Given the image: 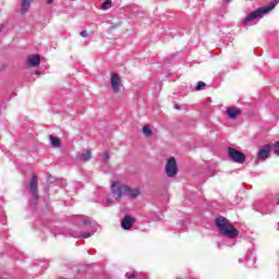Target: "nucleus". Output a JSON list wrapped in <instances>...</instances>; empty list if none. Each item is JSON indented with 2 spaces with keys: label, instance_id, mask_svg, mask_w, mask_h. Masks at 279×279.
Masks as SVG:
<instances>
[{
  "label": "nucleus",
  "instance_id": "obj_13",
  "mask_svg": "<svg viewBox=\"0 0 279 279\" xmlns=\"http://www.w3.org/2000/svg\"><path fill=\"white\" fill-rule=\"evenodd\" d=\"M134 226V218L131 216H124L121 222V227L123 230H130Z\"/></svg>",
  "mask_w": 279,
  "mask_h": 279
},
{
  "label": "nucleus",
  "instance_id": "obj_22",
  "mask_svg": "<svg viewBox=\"0 0 279 279\" xmlns=\"http://www.w3.org/2000/svg\"><path fill=\"white\" fill-rule=\"evenodd\" d=\"M101 160L102 162H108V160H110V155H108V153H104L101 156Z\"/></svg>",
  "mask_w": 279,
  "mask_h": 279
},
{
  "label": "nucleus",
  "instance_id": "obj_10",
  "mask_svg": "<svg viewBox=\"0 0 279 279\" xmlns=\"http://www.w3.org/2000/svg\"><path fill=\"white\" fill-rule=\"evenodd\" d=\"M241 109L236 107H229L226 110V114L229 117V119H231V121H234L238 117H241Z\"/></svg>",
  "mask_w": 279,
  "mask_h": 279
},
{
  "label": "nucleus",
  "instance_id": "obj_27",
  "mask_svg": "<svg viewBox=\"0 0 279 279\" xmlns=\"http://www.w3.org/2000/svg\"><path fill=\"white\" fill-rule=\"evenodd\" d=\"M47 3L51 4L53 3V0H47Z\"/></svg>",
  "mask_w": 279,
  "mask_h": 279
},
{
  "label": "nucleus",
  "instance_id": "obj_5",
  "mask_svg": "<svg viewBox=\"0 0 279 279\" xmlns=\"http://www.w3.org/2000/svg\"><path fill=\"white\" fill-rule=\"evenodd\" d=\"M165 171L168 178H175L178 175V161H175L174 157H170L167 160Z\"/></svg>",
  "mask_w": 279,
  "mask_h": 279
},
{
  "label": "nucleus",
  "instance_id": "obj_15",
  "mask_svg": "<svg viewBox=\"0 0 279 279\" xmlns=\"http://www.w3.org/2000/svg\"><path fill=\"white\" fill-rule=\"evenodd\" d=\"M49 138H50V143H51L52 147H60V145H61L60 138H58L53 135H50Z\"/></svg>",
  "mask_w": 279,
  "mask_h": 279
},
{
  "label": "nucleus",
  "instance_id": "obj_6",
  "mask_svg": "<svg viewBox=\"0 0 279 279\" xmlns=\"http://www.w3.org/2000/svg\"><path fill=\"white\" fill-rule=\"evenodd\" d=\"M228 156L230 160L236 162L238 165H243V162H245V154H243L241 150H236L232 147H229Z\"/></svg>",
  "mask_w": 279,
  "mask_h": 279
},
{
  "label": "nucleus",
  "instance_id": "obj_21",
  "mask_svg": "<svg viewBox=\"0 0 279 279\" xmlns=\"http://www.w3.org/2000/svg\"><path fill=\"white\" fill-rule=\"evenodd\" d=\"M205 86H206V83L201 81L196 85V90H202Z\"/></svg>",
  "mask_w": 279,
  "mask_h": 279
},
{
  "label": "nucleus",
  "instance_id": "obj_2",
  "mask_svg": "<svg viewBox=\"0 0 279 279\" xmlns=\"http://www.w3.org/2000/svg\"><path fill=\"white\" fill-rule=\"evenodd\" d=\"M278 5V0L271 1L269 4L258 8L257 10L248 13L243 20L242 24L244 27H252V25H256V21H260L265 14H269L274 8Z\"/></svg>",
  "mask_w": 279,
  "mask_h": 279
},
{
  "label": "nucleus",
  "instance_id": "obj_19",
  "mask_svg": "<svg viewBox=\"0 0 279 279\" xmlns=\"http://www.w3.org/2000/svg\"><path fill=\"white\" fill-rule=\"evenodd\" d=\"M270 149H272L275 156H279V142H276L272 147H270Z\"/></svg>",
  "mask_w": 279,
  "mask_h": 279
},
{
  "label": "nucleus",
  "instance_id": "obj_26",
  "mask_svg": "<svg viewBox=\"0 0 279 279\" xmlns=\"http://www.w3.org/2000/svg\"><path fill=\"white\" fill-rule=\"evenodd\" d=\"M223 1V3H230V1H232V0H222Z\"/></svg>",
  "mask_w": 279,
  "mask_h": 279
},
{
  "label": "nucleus",
  "instance_id": "obj_4",
  "mask_svg": "<svg viewBox=\"0 0 279 279\" xmlns=\"http://www.w3.org/2000/svg\"><path fill=\"white\" fill-rule=\"evenodd\" d=\"M111 90L114 95H119L123 90V78L118 73L111 74Z\"/></svg>",
  "mask_w": 279,
  "mask_h": 279
},
{
  "label": "nucleus",
  "instance_id": "obj_12",
  "mask_svg": "<svg viewBox=\"0 0 279 279\" xmlns=\"http://www.w3.org/2000/svg\"><path fill=\"white\" fill-rule=\"evenodd\" d=\"M20 3H21L20 13L22 15H25L29 12V8H32L34 0H20Z\"/></svg>",
  "mask_w": 279,
  "mask_h": 279
},
{
  "label": "nucleus",
  "instance_id": "obj_20",
  "mask_svg": "<svg viewBox=\"0 0 279 279\" xmlns=\"http://www.w3.org/2000/svg\"><path fill=\"white\" fill-rule=\"evenodd\" d=\"M126 279H135L136 278V272L134 271H129L125 274Z\"/></svg>",
  "mask_w": 279,
  "mask_h": 279
},
{
  "label": "nucleus",
  "instance_id": "obj_23",
  "mask_svg": "<svg viewBox=\"0 0 279 279\" xmlns=\"http://www.w3.org/2000/svg\"><path fill=\"white\" fill-rule=\"evenodd\" d=\"M114 204V201H112L111 198H107L105 201V206H112Z\"/></svg>",
  "mask_w": 279,
  "mask_h": 279
},
{
  "label": "nucleus",
  "instance_id": "obj_3",
  "mask_svg": "<svg viewBox=\"0 0 279 279\" xmlns=\"http://www.w3.org/2000/svg\"><path fill=\"white\" fill-rule=\"evenodd\" d=\"M215 223L221 236H226L227 239H236L239 236V231L226 217L219 216L216 218Z\"/></svg>",
  "mask_w": 279,
  "mask_h": 279
},
{
  "label": "nucleus",
  "instance_id": "obj_8",
  "mask_svg": "<svg viewBox=\"0 0 279 279\" xmlns=\"http://www.w3.org/2000/svg\"><path fill=\"white\" fill-rule=\"evenodd\" d=\"M269 154H271V145L266 144L262 146L257 153V160L259 162H265V160L269 158Z\"/></svg>",
  "mask_w": 279,
  "mask_h": 279
},
{
  "label": "nucleus",
  "instance_id": "obj_11",
  "mask_svg": "<svg viewBox=\"0 0 279 279\" xmlns=\"http://www.w3.org/2000/svg\"><path fill=\"white\" fill-rule=\"evenodd\" d=\"M27 66L32 69H36V66H40V54H31L27 57Z\"/></svg>",
  "mask_w": 279,
  "mask_h": 279
},
{
  "label": "nucleus",
  "instance_id": "obj_18",
  "mask_svg": "<svg viewBox=\"0 0 279 279\" xmlns=\"http://www.w3.org/2000/svg\"><path fill=\"white\" fill-rule=\"evenodd\" d=\"M153 133H154V132L151 131V128H149V125H145V126L143 128V134H144V136L149 137V136H151Z\"/></svg>",
  "mask_w": 279,
  "mask_h": 279
},
{
  "label": "nucleus",
  "instance_id": "obj_9",
  "mask_svg": "<svg viewBox=\"0 0 279 279\" xmlns=\"http://www.w3.org/2000/svg\"><path fill=\"white\" fill-rule=\"evenodd\" d=\"M240 263H244L246 267H254V265H256V257L254 256V253L252 251H247L245 258L240 259Z\"/></svg>",
  "mask_w": 279,
  "mask_h": 279
},
{
  "label": "nucleus",
  "instance_id": "obj_25",
  "mask_svg": "<svg viewBox=\"0 0 279 279\" xmlns=\"http://www.w3.org/2000/svg\"><path fill=\"white\" fill-rule=\"evenodd\" d=\"M88 223H90V220H89L88 218H85V219L83 220V225H84V226H88Z\"/></svg>",
  "mask_w": 279,
  "mask_h": 279
},
{
  "label": "nucleus",
  "instance_id": "obj_24",
  "mask_svg": "<svg viewBox=\"0 0 279 279\" xmlns=\"http://www.w3.org/2000/svg\"><path fill=\"white\" fill-rule=\"evenodd\" d=\"M81 36H82V38H86V36H88V32L82 31Z\"/></svg>",
  "mask_w": 279,
  "mask_h": 279
},
{
  "label": "nucleus",
  "instance_id": "obj_16",
  "mask_svg": "<svg viewBox=\"0 0 279 279\" xmlns=\"http://www.w3.org/2000/svg\"><path fill=\"white\" fill-rule=\"evenodd\" d=\"M93 234H95V229H92V231L82 232L78 236H82L83 239H90Z\"/></svg>",
  "mask_w": 279,
  "mask_h": 279
},
{
  "label": "nucleus",
  "instance_id": "obj_28",
  "mask_svg": "<svg viewBox=\"0 0 279 279\" xmlns=\"http://www.w3.org/2000/svg\"><path fill=\"white\" fill-rule=\"evenodd\" d=\"M35 75H40V72H39V71H36V72H35Z\"/></svg>",
  "mask_w": 279,
  "mask_h": 279
},
{
  "label": "nucleus",
  "instance_id": "obj_1",
  "mask_svg": "<svg viewBox=\"0 0 279 279\" xmlns=\"http://www.w3.org/2000/svg\"><path fill=\"white\" fill-rule=\"evenodd\" d=\"M111 193L116 202H121L123 197H130L131 199H136L141 195V189L130 187V185L123 184L120 181H114L111 184Z\"/></svg>",
  "mask_w": 279,
  "mask_h": 279
},
{
  "label": "nucleus",
  "instance_id": "obj_14",
  "mask_svg": "<svg viewBox=\"0 0 279 279\" xmlns=\"http://www.w3.org/2000/svg\"><path fill=\"white\" fill-rule=\"evenodd\" d=\"M90 158H92L90 150H85L83 153H80L77 156V160H80L81 162H88Z\"/></svg>",
  "mask_w": 279,
  "mask_h": 279
},
{
  "label": "nucleus",
  "instance_id": "obj_17",
  "mask_svg": "<svg viewBox=\"0 0 279 279\" xmlns=\"http://www.w3.org/2000/svg\"><path fill=\"white\" fill-rule=\"evenodd\" d=\"M112 8V0H106L101 3V10H110Z\"/></svg>",
  "mask_w": 279,
  "mask_h": 279
},
{
  "label": "nucleus",
  "instance_id": "obj_29",
  "mask_svg": "<svg viewBox=\"0 0 279 279\" xmlns=\"http://www.w3.org/2000/svg\"><path fill=\"white\" fill-rule=\"evenodd\" d=\"M277 204L279 205V198H278V203Z\"/></svg>",
  "mask_w": 279,
  "mask_h": 279
},
{
  "label": "nucleus",
  "instance_id": "obj_7",
  "mask_svg": "<svg viewBox=\"0 0 279 279\" xmlns=\"http://www.w3.org/2000/svg\"><path fill=\"white\" fill-rule=\"evenodd\" d=\"M29 192L33 195V199L38 202V175L33 174L28 184Z\"/></svg>",
  "mask_w": 279,
  "mask_h": 279
}]
</instances>
